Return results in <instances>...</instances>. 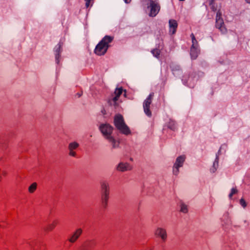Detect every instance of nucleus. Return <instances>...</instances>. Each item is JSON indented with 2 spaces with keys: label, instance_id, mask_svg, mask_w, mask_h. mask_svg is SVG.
Listing matches in <instances>:
<instances>
[{
  "label": "nucleus",
  "instance_id": "1",
  "mask_svg": "<svg viewBox=\"0 0 250 250\" xmlns=\"http://www.w3.org/2000/svg\"><path fill=\"white\" fill-rule=\"evenodd\" d=\"M100 129L103 135L112 144L113 148L119 146V142L111 136L113 129L111 125L108 124H102L100 126Z\"/></svg>",
  "mask_w": 250,
  "mask_h": 250
},
{
  "label": "nucleus",
  "instance_id": "5",
  "mask_svg": "<svg viewBox=\"0 0 250 250\" xmlns=\"http://www.w3.org/2000/svg\"><path fill=\"white\" fill-rule=\"evenodd\" d=\"M191 37L192 44L190 48V54L191 59L195 60L197 58L199 53V50L198 49V43L193 34H191Z\"/></svg>",
  "mask_w": 250,
  "mask_h": 250
},
{
  "label": "nucleus",
  "instance_id": "31",
  "mask_svg": "<svg viewBox=\"0 0 250 250\" xmlns=\"http://www.w3.org/2000/svg\"><path fill=\"white\" fill-rule=\"evenodd\" d=\"M131 0H125V1L126 3H129L131 2Z\"/></svg>",
  "mask_w": 250,
  "mask_h": 250
},
{
  "label": "nucleus",
  "instance_id": "10",
  "mask_svg": "<svg viewBox=\"0 0 250 250\" xmlns=\"http://www.w3.org/2000/svg\"><path fill=\"white\" fill-rule=\"evenodd\" d=\"M154 96V93H152L149 94L146 99L145 101L143 104L144 109L145 113L148 116L151 115V112L149 109L150 105L152 103V99Z\"/></svg>",
  "mask_w": 250,
  "mask_h": 250
},
{
  "label": "nucleus",
  "instance_id": "32",
  "mask_svg": "<svg viewBox=\"0 0 250 250\" xmlns=\"http://www.w3.org/2000/svg\"><path fill=\"white\" fill-rule=\"evenodd\" d=\"M247 3H250V0H246Z\"/></svg>",
  "mask_w": 250,
  "mask_h": 250
},
{
  "label": "nucleus",
  "instance_id": "6",
  "mask_svg": "<svg viewBox=\"0 0 250 250\" xmlns=\"http://www.w3.org/2000/svg\"><path fill=\"white\" fill-rule=\"evenodd\" d=\"M215 26L222 33L225 34L227 33V30L225 26L224 22L222 18V13L220 10H218L216 14Z\"/></svg>",
  "mask_w": 250,
  "mask_h": 250
},
{
  "label": "nucleus",
  "instance_id": "17",
  "mask_svg": "<svg viewBox=\"0 0 250 250\" xmlns=\"http://www.w3.org/2000/svg\"><path fill=\"white\" fill-rule=\"evenodd\" d=\"M169 24L170 28H172V34H173L176 32L178 24L177 21L174 20H170L169 21Z\"/></svg>",
  "mask_w": 250,
  "mask_h": 250
},
{
  "label": "nucleus",
  "instance_id": "30",
  "mask_svg": "<svg viewBox=\"0 0 250 250\" xmlns=\"http://www.w3.org/2000/svg\"><path fill=\"white\" fill-rule=\"evenodd\" d=\"M209 5H212L215 3L214 0H208Z\"/></svg>",
  "mask_w": 250,
  "mask_h": 250
},
{
  "label": "nucleus",
  "instance_id": "27",
  "mask_svg": "<svg viewBox=\"0 0 250 250\" xmlns=\"http://www.w3.org/2000/svg\"><path fill=\"white\" fill-rule=\"evenodd\" d=\"M1 176H3L4 177H5L7 175V172L5 170H0V173Z\"/></svg>",
  "mask_w": 250,
  "mask_h": 250
},
{
  "label": "nucleus",
  "instance_id": "2",
  "mask_svg": "<svg viewBox=\"0 0 250 250\" xmlns=\"http://www.w3.org/2000/svg\"><path fill=\"white\" fill-rule=\"evenodd\" d=\"M113 38L111 36H106L97 45L95 49V53L99 56L104 54L108 47L109 43L111 42Z\"/></svg>",
  "mask_w": 250,
  "mask_h": 250
},
{
  "label": "nucleus",
  "instance_id": "9",
  "mask_svg": "<svg viewBox=\"0 0 250 250\" xmlns=\"http://www.w3.org/2000/svg\"><path fill=\"white\" fill-rule=\"evenodd\" d=\"M27 245L30 250H46L45 246L36 239L29 240Z\"/></svg>",
  "mask_w": 250,
  "mask_h": 250
},
{
  "label": "nucleus",
  "instance_id": "13",
  "mask_svg": "<svg viewBox=\"0 0 250 250\" xmlns=\"http://www.w3.org/2000/svg\"><path fill=\"white\" fill-rule=\"evenodd\" d=\"M83 233L81 228L77 229L73 234L68 238L67 240L71 243H75Z\"/></svg>",
  "mask_w": 250,
  "mask_h": 250
},
{
  "label": "nucleus",
  "instance_id": "11",
  "mask_svg": "<svg viewBox=\"0 0 250 250\" xmlns=\"http://www.w3.org/2000/svg\"><path fill=\"white\" fill-rule=\"evenodd\" d=\"M154 234L156 237L160 238L163 242L167 239V233L166 229L162 228H158L156 229Z\"/></svg>",
  "mask_w": 250,
  "mask_h": 250
},
{
  "label": "nucleus",
  "instance_id": "35",
  "mask_svg": "<svg viewBox=\"0 0 250 250\" xmlns=\"http://www.w3.org/2000/svg\"><path fill=\"white\" fill-rule=\"evenodd\" d=\"M124 92H125V93H126V90H124Z\"/></svg>",
  "mask_w": 250,
  "mask_h": 250
},
{
  "label": "nucleus",
  "instance_id": "37",
  "mask_svg": "<svg viewBox=\"0 0 250 250\" xmlns=\"http://www.w3.org/2000/svg\"><path fill=\"white\" fill-rule=\"evenodd\" d=\"M91 1H93L94 0H90Z\"/></svg>",
  "mask_w": 250,
  "mask_h": 250
},
{
  "label": "nucleus",
  "instance_id": "8",
  "mask_svg": "<svg viewBox=\"0 0 250 250\" xmlns=\"http://www.w3.org/2000/svg\"><path fill=\"white\" fill-rule=\"evenodd\" d=\"M185 159L186 157L184 155L180 156L177 158L173 167V173L174 175H177L178 174L179 168L183 166Z\"/></svg>",
  "mask_w": 250,
  "mask_h": 250
},
{
  "label": "nucleus",
  "instance_id": "15",
  "mask_svg": "<svg viewBox=\"0 0 250 250\" xmlns=\"http://www.w3.org/2000/svg\"><path fill=\"white\" fill-rule=\"evenodd\" d=\"M109 199V195H101V205L103 209L107 208Z\"/></svg>",
  "mask_w": 250,
  "mask_h": 250
},
{
  "label": "nucleus",
  "instance_id": "23",
  "mask_svg": "<svg viewBox=\"0 0 250 250\" xmlns=\"http://www.w3.org/2000/svg\"><path fill=\"white\" fill-rule=\"evenodd\" d=\"M60 49H61V45L59 44V47L56 49V59L57 63H58L60 62V61L59 60V58L61 57V52H60Z\"/></svg>",
  "mask_w": 250,
  "mask_h": 250
},
{
  "label": "nucleus",
  "instance_id": "22",
  "mask_svg": "<svg viewBox=\"0 0 250 250\" xmlns=\"http://www.w3.org/2000/svg\"><path fill=\"white\" fill-rule=\"evenodd\" d=\"M160 52V50L157 48L154 49L151 51V53H152L153 56L157 58L159 57Z\"/></svg>",
  "mask_w": 250,
  "mask_h": 250
},
{
  "label": "nucleus",
  "instance_id": "24",
  "mask_svg": "<svg viewBox=\"0 0 250 250\" xmlns=\"http://www.w3.org/2000/svg\"><path fill=\"white\" fill-rule=\"evenodd\" d=\"M218 166V161H215L213 163L212 168H211L210 170L212 172L214 173L216 171L217 168Z\"/></svg>",
  "mask_w": 250,
  "mask_h": 250
},
{
  "label": "nucleus",
  "instance_id": "33",
  "mask_svg": "<svg viewBox=\"0 0 250 250\" xmlns=\"http://www.w3.org/2000/svg\"><path fill=\"white\" fill-rule=\"evenodd\" d=\"M78 97H80L81 96V94L78 93Z\"/></svg>",
  "mask_w": 250,
  "mask_h": 250
},
{
  "label": "nucleus",
  "instance_id": "28",
  "mask_svg": "<svg viewBox=\"0 0 250 250\" xmlns=\"http://www.w3.org/2000/svg\"><path fill=\"white\" fill-rule=\"evenodd\" d=\"M85 1V6L86 8H88L90 5V2L91 1L90 0H84Z\"/></svg>",
  "mask_w": 250,
  "mask_h": 250
},
{
  "label": "nucleus",
  "instance_id": "34",
  "mask_svg": "<svg viewBox=\"0 0 250 250\" xmlns=\"http://www.w3.org/2000/svg\"><path fill=\"white\" fill-rule=\"evenodd\" d=\"M0 227H4V226L0 224Z\"/></svg>",
  "mask_w": 250,
  "mask_h": 250
},
{
  "label": "nucleus",
  "instance_id": "16",
  "mask_svg": "<svg viewBox=\"0 0 250 250\" xmlns=\"http://www.w3.org/2000/svg\"><path fill=\"white\" fill-rule=\"evenodd\" d=\"M79 144L76 142H72L69 144L68 149L69 150V155L75 157L76 156V153L74 150L77 149L79 146Z\"/></svg>",
  "mask_w": 250,
  "mask_h": 250
},
{
  "label": "nucleus",
  "instance_id": "21",
  "mask_svg": "<svg viewBox=\"0 0 250 250\" xmlns=\"http://www.w3.org/2000/svg\"><path fill=\"white\" fill-rule=\"evenodd\" d=\"M57 222L54 221L51 224L49 225L44 228V230L46 231H50L52 230L56 226Z\"/></svg>",
  "mask_w": 250,
  "mask_h": 250
},
{
  "label": "nucleus",
  "instance_id": "19",
  "mask_svg": "<svg viewBox=\"0 0 250 250\" xmlns=\"http://www.w3.org/2000/svg\"><path fill=\"white\" fill-rule=\"evenodd\" d=\"M37 188V184L36 182L33 183L28 188V191L30 193H34Z\"/></svg>",
  "mask_w": 250,
  "mask_h": 250
},
{
  "label": "nucleus",
  "instance_id": "14",
  "mask_svg": "<svg viewBox=\"0 0 250 250\" xmlns=\"http://www.w3.org/2000/svg\"><path fill=\"white\" fill-rule=\"evenodd\" d=\"M132 169V166L128 163H120L117 167V170L121 172L129 171Z\"/></svg>",
  "mask_w": 250,
  "mask_h": 250
},
{
  "label": "nucleus",
  "instance_id": "36",
  "mask_svg": "<svg viewBox=\"0 0 250 250\" xmlns=\"http://www.w3.org/2000/svg\"><path fill=\"white\" fill-rule=\"evenodd\" d=\"M180 1H184L185 0H179Z\"/></svg>",
  "mask_w": 250,
  "mask_h": 250
},
{
  "label": "nucleus",
  "instance_id": "26",
  "mask_svg": "<svg viewBox=\"0 0 250 250\" xmlns=\"http://www.w3.org/2000/svg\"><path fill=\"white\" fill-rule=\"evenodd\" d=\"M240 203L241 205L244 208H245L247 206L246 202H245V200L243 198L241 199L240 201Z\"/></svg>",
  "mask_w": 250,
  "mask_h": 250
},
{
  "label": "nucleus",
  "instance_id": "18",
  "mask_svg": "<svg viewBox=\"0 0 250 250\" xmlns=\"http://www.w3.org/2000/svg\"><path fill=\"white\" fill-rule=\"evenodd\" d=\"M180 211L184 213H187L188 212V206L184 204L183 202L181 201L180 203Z\"/></svg>",
  "mask_w": 250,
  "mask_h": 250
},
{
  "label": "nucleus",
  "instance_id": "29",
  "mask_svg": "<svg viewBox=\"0 0 250 250\" xmlns=\"http://www.w3.org/2000/svg\"><path fill=\"white\" fill-rule=\"evenodd\" d=\"M210 6H211L210 8L213 11H216L217 10V7L215 6V3L212 5H210Z\"/></svg>",
  "mask_w": 250,
  "mask_h": 250
},
{
  "label": "nucleus",
  "instance_id": "25",
  "mask_svg": "<svg viewBox=\"0 0 250 250\" xmlns=\"http://www.w3.org/2000/svg\"><path fill=\"white\" fill-rule=\"evenodd\" d=\"M238 192V190L235 188H233L231 189V193L229 195V198H231L233 195L236 194Z\"/></svg>",
  "mask_w": 250,
  "mask_h": 250
},
{
  "label": "nucleus",
  "instance_id": "7",
  "mask_svg": "<svg viewBox=\"0 0 250 250\" xmlns=\"http://www.w3.org/2000/svg\"><path fill=\"white\" fill-rule=\"evenodd\" d=\"M149 6L148 7L150 8V12L149 16L150 17H155L158 13L160 9V6L157 2V0H149Z\"/></svg>",
  "mask_w": 250,
  "mask_h": 250
},
{
  "label": "nucleus",
  "instance_id": "12",
  "mask_svg": "<svg viewBox=\"0 0 250 250\" xmlns=\"http://www.w3.org/2000/svg\"><path fill=\"white\" fill-rule=\"evenodd\" d=\"M101 195H110V187L108 182L102 181L100 182Z\"/></svg>",
  "mask_w": 250,
  "mask_h": 250
},
{
  "label": "nucleus",
  "instance_id": "4",
  "mask_svg": "<svg viewBox=\"0 0 250 250\" xmlns=\"http://www.w3.org/2000/svg\"><path fill=\"white\" fill-rule=\"evenodd\" d=\"M123 90L122 87L117 88L115 89L113 94L112 95V98L108 100V104L110 105L117 108L119 105L118 102L119 98L123 93Z\"/></svg>",
  "mask_w": 250,
  "mask_h": 250
},
{
  "label": "nucleus",
  "instance_id": "20",
  "mask_svg": "<svg viewBox=\"0 0 250 250\" xmlns=\"http://www.w3.org/2000/svg\"><path fill=\"white\" fill-rule=\"evenodd\" d=\"M167 127L169 129L175 130L176 129L175 123L174 121L169 120V122L167 124Z\"/></svg>",
  "mask_w": 250,
  "mask_h": 250
},
{
  "label": "nucleus",
  "instance_id": "3",
  "mask_svg": "<svg viewBox=\"0 0 250 250\" xmlns=\"http://www.w3.org/2000/svg\"><path fill=\"white\" fill-rule=\"evenodd\" d=\"M114 124L117 129L122 133L125 135H128L130 133V129L125 124L122 115L119 114L115 116Z\"/></svg>",
  "mask_w": 250,
  "mask_h": 250
}]
</instances>
